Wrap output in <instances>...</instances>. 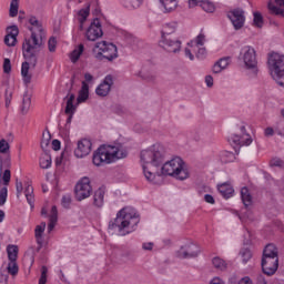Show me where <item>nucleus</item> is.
I'll return each mask as SVG.
<instances>
[{
  "label": "nucleus",
  "instance_id": "15",
  "mask_svg": "<svg viewBox=\"0 0 284 284\" xmlns=\"http://www.w3.org/2000/svg\"><path fill=\"white\" fill-rule=\"evenodd\" d=\"M262 270L266 276H273L278 270V257H262Z\"/></svg>",
  "mask_w": 284,
  "mask_h": 284
},
{
  "label": "nucleus",
  "instance_id": "49",
  "mask_svg": "<svg viewBox=\"0 0 284 284\" xmlns=\"http://www.w3.org/2000/svg\"><path fill=\"white\" fill-rule=\"evenodd\" d=\"M57 38L51 37L48 41V50L49 52H57Z\"/></svg>",
  "mask_w": 284,
  "mask_h": 284
},
{
  "label": "nucleus",
  "instance_id": "42",
  "mask_svg": "<svg viewBox=\"0 0 284 284\" xmlns=\"http://www.w3.org/2000/svg\"><path fill=\"white\" fill-rule=\"evenodd\" d=\"M240 255L244 265L252 260V251H250L248 248H242Z\"/></svg>",
  "mask_w": 284,
  "mask_h": 284
},
{
  "label": "nucleus",
  "instance_id": "9",
  "mask_svg": "<svg viewBox=\"0 0 284 284\" xmlns=\"http://www.w3.org/2000/svg\"><path fill=\"white\" fill-rule=\"evenodd\" d=\"M230 143L233 145H252V135L245 130V125L239 126V133H235L229 138Z\"/></svg>",
  "mask_w": 284,
  "mask_h": 284
},
{
  "label": "nucleus",
  "instance_id": "39",
  "mask_svg": "<svg viewBox=\"0 0 284 284\" xmlns=\"http://www.w3.org/2000/svg\"><path fill=\"white\" fill-rule=\"evenodd\" d=\"M88 17H90V7L81 9L78 12V18H79V22L81 23V27H83V23H85Z\"/></svg>",
  "mask_w": 284,
  "mask_h": 284
},
{
  "label": "nucleus",
  "instance_id": "5",
  "mask_svg": "<svg viewBox=\"0 0 284 284\" xmlns=\"http://www.w3.org/2000/svg\"><path fill=\"white\" fill-rule=\"evenodd\" d=\"M161 173L165 176H173L179 181L190 179L187 166H185V162L181 158H173L172 160L166 161L161 168Z\"/></svg>",
  "mask_w": 284,
  "mask_h": 284
},
{
  "label": "nucleus",
  "instance_id": "24",
  "mask_svg": "<svg viewBox=\"0 0 284 284\" xmlns=\"http://www.w3.org/2000/svg\"><path fill=\"white\" fill-rule=\"evenodd\" d=\"M22 81L24 84L30 85L32 82V74H30V63L23 62L21 67Z\"/></svg>",
  "mask_w": 284,
  "mask_h": 284
},
{
  "label": "nucleus",
  "instance_id": "32",
  "mask_svg": "<svg viewBox=\"0 0 284 284\" xmlns=\"http://www.w3.org/2000/svg\"><path fill=\"white\" fill-rule=\"evenodd\" d=\"M241 199L245 207L252 205V195L250 194V190L245 186L241 190Z\"/></svg>",
  "mask_w": 284,
  "mask_h": 284
},
{
  "label": "nucleus",
  "instance_id": "35",
  "mask_svg": "<svg viewBox=\"0 0 284 284\" xmlns=\"http://www.w3.org/2000/svg\"><path fill=\"white\" fill-rule=\"evenodd\" d=\"M83 50H85V47L83 44H79L70 54V59L72 63H77L79 59H81V55L83 54Z\"/></svg>",
  "mask_w": 284,
  "mask_h": 284
},
{
  "label": "nucleus",
  "instance_id": "4",
  "mask_svg": "<svg viewBox=\"0 0 284 284\" xmlns=\"http://www.w3.org/2000/svg\"><path fill=\"white\" fill-rule=\"evenodd\" d=\"M128 156V149L121 144L116 143L114 145H101L93 152L92 161L98 168L101 165H109L110 163H115L121 159Z\"/></svg>",
  "mask_w": 284,
  "mask_h": 284
},
{
  "label": "nucleus",
  "instance_id": "26",
  "mask_svg": "<svg viewBox=\"0 0 284 284\" xmlns=\"http://www.w3.org/2000/svg\"><path fill=\"white\" fill-rule=\"evenodd\" d=\"M13 93H14V83L7 82L6 91H4L6 108H10V103H12V94Z\"/></svg>",
  "mask_w": 284,
  "mask_h": 284
},
{
  "label": "nucleus",
  "instance_id": "23",
  "mask_svg": "<svg viewBox=\"0 0 284 284\" xmlns=\"http://www.w3.org/2000/svg\"><path fill=\"white\" fill-rule=\"evenodd\" d=\"M278 258V248L274 244H268L263 251L262 258Z\"/></svg>",
  "mask_w": 284,
  "mask_h": 284
},
{
  "label": "nucleus",
  "instance_id": "18",
  "mask_svg": "<svg viewBox=\"0 0 284 284\" xmlns=\"http://www.w3.org/2000/svg\"><path fill=\"white\" fill-rule=\"evenodd\" d=\"M217 190L224 199H232L234 196V187L227 182L219 184Z\"/></svg>",
  "mask_w": 284,
  "mask_h": 284
},
{
  "label": "nucleus",
  "instance_id": "33",
  "mask_svg": "<svg viewBox=\"0 0 284 284\" xmlns=\"http://www.w3.org/2000/svg\"><path fill=\"white\" fill-rule=\"evenodd\" d=\"M205 33L201 32L194 40H191L189 43L190 45L199 50V48L205 45Z\"/></svg>",
  "mask_w": 284,
  "mask_h": 284
},
{
  "label": "nucleus",
  "instance_id": "25",
  "mask_svg": "<svg viewBox=\"0 0 284 284\" xmlns=\"http://www.w3.org/2000/svg\"><path fill=\"white\" fill-rule=\"evenodd\" d=\"M179 28V22L171 21L165 23L162 28V37H170V34H174Z\"/></svg>",
  "mask_w": 284,
  "mask_h": 284
},
{
  "label": "nucleus",
  "instance_id": "53",
  "mask_svg": "<svg viewBox=\"0 0 284 284\" xmlns=\"http://www.w3.org/2000/svg\"><path fill=\"white\" fill-rule=\"evenodd\" d=\"M61 203H62V205H63L64 207H70V205L72 204V196H70V195H64V196L62 197Z\"/></svg>",
  "mask_w": 284,
  "mask_h": 284
},
{
  "label": "nucleus",
  "instance_id": "27",
  "mask_svg": "<svg viewBox=\"0 0 284 284\" xmlns=\"http://www.w3.org/2000/svg\"><path fill=\"white\" fill-rule=\"evenodd\" d=\"M58 221H59V211L57 210V206H52L49 215V225H48L49 232H52V230H54Z\"/></svg>",
  "mask_w": 284,
  "mask_h": 284
},
{
  "label": "nucleus",
  "instance_id": "30",
  "mask_svg": "<svg viewBox=\"0 0 284 284\" xmlns=\"http://www.w3.org/2000/svg\"><path fill=\"white\" fill-rule=\"evenodd\" d=\"M40 168L42 170H49L52 168V155L48 152H43L40 156Z\"/></svg>",
  "mask_w": 284,
  "mask_h": 284
},
{
  "label": "nucleus",
  "instance_id": "19",
  "mask_svg": "<svg viewBox=\"0 0 284 284\" xmlns=\"http://www.w3.org/2000/svg\"><path fill=\"white\" fill-rule=\"evenodd\" d=\"M232 63L231 57L221 58L214 65H213V72L214 74H220V72H223V70H226V68Z\"/></svg>",
  "mask_w": 284,
  "mask_h": 284
},
{
  "label": "nucleus",
  "instance_id": "17",
  "mask_svg": "<svg viewBox=\"0 0 284 284\" xmlns=\"http://www.w3.org/2000/svg\"><path fill=\"white\" fill-rule=\"evenodd\" d=\"M17 37H19V28L17 26L7 28V36L4 37L6 45H9V48L17 45Z\"/></svg>",
  "mask_w": 284,
  "mask_h": 284
},
{
  "label": "nucleus",
  "instance_id": "8",
  "mask_svg": "<svg viewBox=\"0 0 284 284\" xmlns=\"http://www.w3.org/2000/svg\"><path fill=\"white\" fill-rule=\"evenodd\" d=\"M74 192L77 201H85V199H90V194H92V185L90 184V178H82L77 183Z\"/></svg>",
  "mask_w": 284,
  "mask_h": 284
},
{
  "label": "nucleus",
  "instance_id": "14",
  "mask_svg": "<svg viewBox=\"0 0 284 284\" xmlns=\"http://www.w3.org/2000/svg\"><path fill=\"white\" fill-rule=\"evenodd\" d=\"M90 152H92V141L89 139L79 140L74 149V156H77V159H85Z\"/></svg>",
  "mask_w": 284,
  "mask_h": 284
},
{
  "label": "nucleus",
  "instance_id": "61",
  "mask_svg": "<svg viewBox=\"0 0 284 284\" xmlns=\"http://www.w3.org/2000/svg\"><path fill=\"white\" fill-rule=\"evenodd\" d=\"M265 136H274V129L272 126H268L264 130Z\"/></svg>",
  "mask_w": 284,
  "mask_h": 284
},
{
  "label": "nucleus",
  "instance_id": "31",
  "mask_svg": "<svg viewBox=\"0 0 284 284\" xmlns=\"http://www.w3.org/2000/svg\"><path fill=\"white\" fill-rule=\"evenodd\" d=\"M24 196L30 205V207H34V189L32 185L27 184L24 190Z\"/></svg>",
  "mask_w": 284,
  "mask_h": 284
},
{
  "label": "nucleus",
  "instance_id": "37",
  "mask_svg": "<svg viewBox=\"0 0 284 284\" xmlns=\"http://www.w3.org/2000/svg\"><path fill=\"white\" fill-rule=\"evenodd\" d=\"M31 105H32V98L30 97V94L24 93L22 99V106H21L22 114H28V111L30 110Z\"/></svg>",
  "mask_w": 284,
  "mask_h": 284
},
{
  "label": "nucleus",
  "instance_id": "43",
  "mask_svg": "<svg viewBox=\"0 0 284 284\" xmlns=\"http://www.w3.org/2000/svg\"><path fill=\"white\" fill-rule=\"evenodd\" d=\"M19 14V0H12L10 3L9 16L14 18Z\"/></svg>",
  "mask_w": 284,
  "mask_h": 284
},
{
  "label": "nucleus",
  "instance_id": "44",
  "mask_svg": "<svg viewBox=\"0 0 284 284\" xmlns=\"http://www.w3.org/2000/svg\"><path fill=\"white\" fill-rule=\"evenodd\" d=\"M184 54L190 59V61H194V54H196V48L190 44L189 42L187 48H185L184 50Z\"/></svg>",
  "mask_w": 284,
  "mask_h": 284
},
{
  "label": "nucleus",
  "instance_id": "10",
  "mask_svg": "<svg viewBox=\"0 0 284 284\" xmlns=\"http://www.w3.org/2000/svg\"><path fill=\"white\" fill-rule=\"evenodd\" d=\"M103 37V28L101 27V20L94 19L85 31V39L88 41H98Z\"/></svg>",
  "mask_w": 284,
  "mask_h": 284
},
{
  "label": "nucleus",
  "instance_id": "40",
  "mask_svg": "<svg viewBox=\"0 0 284 284\" xmlns=\"http://www.w3.org/2000/svg\"><path fill=\"white\" fill-rule=\"evenodd\" d=\"M212 264L216 270H220L221 272L227 268V263H225L221 257H214Z\"/></svg>",
  "mask_w": 284,
  "mask_h": 284
},
{
  "label": "nucleus",
  "instance_id": "28",
  "mask_svg": "<svg viewBox=\"0 0 284 284\" xmlns=\"http://www.w3.org/2000/svg\"><path fill=\"white\" fill-rule=\"evenodd\" d=\"M72 115H68L63 126H60V136L63 139H70V130L72 128Z\"/></svg>",
  "mask_w": 284,
  "mask_h": 284
},
{
  "label": "nucleus",
  "instance_id": "52",
  "mask_svg": "<svg viewBox=\"0 0 284 284\" xmlns=\"http://www.w3.org/2000/svg\"><path fill=\"white\" fill-rule=\"evenodd\" d=\"M205 54H207V50L204 47H199L195 51L197 59H204Z\"/></svg>",
  "mask_w": 284,
  "mask_h": 284
},
{
  "label": "nucleus",
  "instance_id": "58",
  "mask_svg": "<svg viewBox=\"0 0 284 284\" xmlns=\"http://www.w3.org/2000/svg\"><path fill=\"white\" fill-rule=\"evenodd\" d=\"M51 145H52V150H54L55 152L61 150V141L59 140H53Z\"/></svg>",
  "mask_w": 284,
  "mask_h": 284
},
{
  "label": "nucleus",
  "instance_id": "54",
  "mask_svg": "<svg viewBox=\"0 0 284 284\" xmlns=\"http://www.w3.org/2000/svg\"><path fill=\"white\" fill-rule=\"evenodd\" d=\"M282 165H283V160L278 158H274L273 160H271L272 168H282Z\"/></svg>",
  "mask_w": 284,
  "mask_h": 284
},
{
  "label": "nucleus",
  "instance_id": "47",
  "mask_svg": "<svg viewBox=\"0 0 284 284\" xmlns=\"http://www.w3.org/2000/svg\"><path fill=\"white\" fill-rule=\"evenodd\" d=\"M253 17V23L255 28H263V16L261 14V12H254Z\"/></svg>",
  "mask_w": 284,
  "mask_h": 284
},
{
  "label": "nucleus",
  "instance_id": "12",
  "mask_svg": "<svg viewBox=\"0 0 284 284\" xmlns=\"http://www.w3.org/2000/svg\"><path fill=\"white\" fill-rule=\"evenodd\" d=\"M227 17L234 30H241L245 26V11L243 9H233L229 11Z\"/></svg>",
  "mask_w": 284,
  "mask_h": 284
},
{
  "label": "nucleus",
  "instance_id": "2",
  "mask_svg": "<svg viewBox=\"0 0 284 284\" xmlns=\"http://www.w3.org/2000/svg\"><path fill=\"white\" fill-rule=\"evenodd\" d=\"M163 161H165V152L161 144H153L149 149L141 151L140 163L143 169V174L149 183H156V180L161 178V175H156V173L150 171V165L159 168V165H162Z\"/></svg>",
  "mask_w": 284,
  "mask_h": 284
},
{
  "label": "nucleus",
  "instance_id": "63",
  "mask_svg": "<svg viewBox=\"0 0 284 284\" xmlns=\"http://www.w3.org/2000/svg\"><path fill=\"white\" fill-rule=\"evenodd\" d=\"M239 284H252V280H251L248 276H246V277H243V278L239 282Z\"/></svg>",
  "mask_w": 284,
  "mask_h": 284
},
{
  "label": "nucleus",
  "instance_id": "62",
  "mask_svg": "<svg viewBox=\"0 0 284 284\" xmlns=\"http://www.w3.org/2000/svg\"><path fill=\"white\" fill-rule=\"evenodd\" d=\"M197 6H201V1H199V0H189V8H196Z\"/></svg>",
  "mask_w": 284,
  "mask_h": 284
},
{
  "label": "nucleus",
  "instance_id": "13",
  "mask_svg": "<svg viewBox=\"0 0 284 284\" xmlns=\"http://www.w3.org/2000/svg\"><path fill=\"white\" fill-rule=\"evenodd\" d=\"M201 252V250L199 248V246L196 244H185L183 246L180 247V250L176 251V256L178 258H194L196 256H199V253Z\"/></svg>",
  "mask_w": 284,
  "mask_h": 284
},
{
  "label": "nucleus",
  "instance_id": "29",
  "mask_svg": "<svg viewBox=\"0 0 284 284\" xmlns=\"http://www.w3.org/2000/svg\"><path fill=\"white\" fill-rule=\"evenodd\" d=\"M104 199H105V191H103V189L97 190L93 195V205L95 207H101L104 203Z\"/></svg>",
  "mask_w": 284,
  "mask_h": 284
},
{
  "label": "nucleus",
  "instance_id": "20",
  "mask_svg": "<svg viewBox=\"0 0 284 284\" xmlns=\"http://www.w3.org/2000/svg\"><path fill=\"white\" fill-rule=\"evenodd\" d=\"M74 99H75L74 93H69L67 95V106H65L64 112H65V114H68L71 118H73L74 112H77V105H74Z\"/></svg>",
  "mask_w": 284,
  "mask_h": 284
},
{
  "label": "nucleus",
  "instance_id": "38",
  "mask_svg": "<svg viewBox=\"0 0 284 284\" xmlns=\"http://www.w3.org/2000/svg\"><path fill=\"white\" fill-rule=\"evenodd\" d=\"M7 252L9 261H17V256H19V247L17 245H9Z\"/></svg>",
  "mask_w": 284,
  "mask_h": 284
},
{
  "label": "nucleus",
  "instance_id": "21",
  "mask_svg": "<svg viewBox=\"0 0 284 284\" xmlns=\"http://www.w3.org/2000/svg\"><path fill=\"white\" fill-rule=\"evenodd\" d=\"M44 232H45V222H42L40 225L36 226L34 236H36V241L39 245V250H41V247L43 245V233Z\"/></svg>",
  "mask_w": 284,
  "mask_h": 284
},
{
  "label": "nucleus",
  "instance_id": "22",
  "mask_svg": "<svg viewBox=\"0 0 284 284\" xmlns=\"http://www.w3.org/2000/svg\"><path fill=\"white\" fill-rule=\"evenodd\" d=\"M89 97H90V87L85 83V81H83L81 90L79 91L77 102L85 103V101H88Z\"/></svg>",
  "mask_w": 284,
  "mask_h": 284
},
{
  "label": "nucleus",
  "instance_id": "57",
  "mask_svg": "<svg viewBox=\"0 0 284 284\" xmlns=\"http://www.w3.org/2000/svg\"><path fill=\"white\" fill-rule=\"evenodd\" d=\"M16 190H17V196L19 199V196H21V194H23V183L17 181L16 182Z\"/></svg>",
  "mask_w": 284,
  "mask_h": 284
},
{
  "label": "nucleus",
  "instance_id": "3",
  "mask_svg": "<svg viewBox=\"0 0 284 284\" xmlns=\"http://www.w3.org/2000/svg\"><path fill=\"white\" fill-rule=\"evenodd\" d=\"M29 30L31 32L30 39H26L22 44V52L26 59H33V65L37 63L36 50H39L43 45V39H45V30L43 24L39 22L36 17L29 18Z\"/></svg>",
  "mask_w": 284,
  "mask_h": 284
},
{
  "label": "nucleus",
  "instance_id": "6",
  "mask_svg": "<svg viewBox=\"0 0 284 284\" xmlns=\"http://www.w3.org/2000/svg\"><path fill=\"white\" fill-rule=\"evenodd\" d=\"M92 52L97 61H108L109 63H112V61L119 59V49L116 45L105 40L97 42Z\"/></svg>",
  "mask_w": 284,
  "mask_h": 284
},
{
  "label": "nucleus",
  "instance_id": "46",
  "mask_svg": "<svg viewBox=\"0 0 284 284\" xmlns=\"http://www.w3.org/2000/svg\"><path fill=\"white\" fill-rule=\"evenodd\" d=\"M268 10L272 12V14H276L277 17H284V10L280 7H276L274 3H268Z\"/></svg>",
  "mask_w": 284,
  "mask_h": 284
},
{
  "label": "nucleus",
  "instance_id": "50",
  "mask_svg": "<svg viewBox=\"0 0 284 284\" xmlns=\"http://www.w3.org/2000/svg\"><path fill=\"white\" fill-rule=\"evenodd\" d=\"M6 201H8V187H2L0 190V205H6Z\"/></svg>",
  "mask_w": 284,
  "mask_h": 284
},
{
  "label": "nucleus",
  "instance_id": "56",
  "mask_svg": "<svg viewBox=\"0 0 284 284\" xmlns=\"http://www.w3.org/2000/svg\"><path fill=\"white\" fill-rule=\"evenodd\" d=\"M10 178H11L10 170H6L2 174V181L6 185L10 183Z\"/></svg>",
  "mask_w": 284,
  "mask_h": 284
},
{
  "label": "nucleus",
  "instance_id": "1",
  "mask_svg": "<svg viewBox=\"0 0 284 284\" xmlns=\"http://www.w3.org/2000/svg\"><path fill=\"white\" fill-rule=\"evenodd\" d=\"M141 219L139 213L132 206L121 209L114 220L109 222V232L111 234H118V236H128L132 232H136Z\"/></svg>",
  "mask_w": 284,
  "mask_h": 284
},
{
  "label": "nucleus",
  "instance_id": "41",
  "mask_svg": "<svg viewBox=\"0 0 284 284\" xmlns=\"http://www.w3.org/2000/svg\"><path fill=\"white\" fill-rule=\"evenodd\" d=\"M200 8L204 10V12H214L216 10V7L211 1L204 0L200 2Z\"/></svg>",
  "mask_w": 284,
  "mask_h": 284
},
{
  "label": "nucleus",
  "instance_id": "16",
  "mask_svg": "<svg viewBox=\"0 0 284 284\" xmlns=\"http://www.w3.org/2000/svg\"><path fill=\"white\" fill-rule=\"evenodd\" d=\"M112 85H114V77L109 74L103 79L102 83L98 85L95 93L98 97H108L110 90H112Z\"/></svg>",
  "mask_w": 284,
  "mask_h": 284
},
{
  "label": "nucleus",
  "instance_id": "34",
  "mask_svg": "<svg viewBox=\"0 0 284 284\" xmlns=\"http://www.w3.org/2000/svg\"><path fill=\"white\" fill-rule=\"evenodd\" d=\"M121 3L128 10H136V8H141L143 0H121Z\"/></svg>",
  "mask_w": 284,
  "mask_h": 284
},
{
  "label": "nucleus",
  "instance_id": "36",
  "mask_svg": "<svg viewBox=\"0 0 284 284\" xmlns=\"http://www.w3.org/2000/svg\"><path fill=\"white\" fill-rule=\"evenodd\" d=\"M160 3L163 6L165 12H172L179 6L176 0H160Z\"/></svg>",
  "mask_w": 284,
  "mask_h": 284
},
{
  "label": "nucleus",
  "instance_id": "51",
  "mask_svg": "<svg viewBox=\"0 0 284 284\" xmlns=\"http://www.w3.org/2000/svg\"><path fill=\"white\" fill-rule=\"evenodd\" d=\"M3 72L6 74H10L12 72V63L10 62V59L6 58L3 61Z\"/></svg>",
  "mask_w": 284,
  "mask_h": 284
},
{
  "label": "nucleus",
  "instance_id": "55",
  "mask_svg": "<svg viewBox=\"0 0 284 284\" xmlns=\"http://www.w3.org/2000/svg\"><path fill=\"white\" fill-rule=\"evenodd\" d=\"M48 145H50V135H48L45 139V134H43V139L41 141L42 150H48Z\"/></svg>",
  "mask_w": 284,
  "mask_h": 284
},
{
  "label": "nucleus",
  "instance_id": "45",
  "mask_svg": "<svg viewBox=\"0 0 284 284\" xmlns=\"http://www.w3.org/2000/svg\"><path fill=\"white\" fill-rule=\"evenodd\" d=\"M8 273L11 274V276H17L19 274V266L17 265V261H11L8 264Z\"/></svg>",
  "mask_w": 284,
  "mask_h": 284
},
{
  "label": "nucleus",
  "instance_id": "64",
  "mask_svg": "<svg viewBox=\"0 0 284 284\" xmlns=\"http://www.w3.org/2000/svg\"><path fill=\"white\" fill-rule=\"evenodd\" d=\"M210 284H225V282L220 277H214Z\"/></svg>",
  "mask_w": 284,
  "mask_h": 284
},
{
  "label": "nucleus",
  "instance_id": "48",
  "mask_svg": "<svg viewBox=\"0 0 284 284\" xmlns=\"http://www.w3.org/2000/svg\"><path fill=\"white\" fill-rule=\"evenodd\" d=\"M10 152V143L6 140H0V153L8 154Z\"/></svg>",
  "mask_w": 284,
  "mask_h": 284
},
{
  "label": "nucleus",
  "instance_id": "59",
  "mask_svg": "<svg viewBox=\"0 0 284 284\" xmlns=\"http://www.w3.org/2000/svg\"><path fill=\"white\" fill-rule=\"evenodd\" d=\"M205 83L209 88H212L214 85V78H212V75H206Z\"/></svg>",
  "mask_w": 284,
  "mask_h": 284
},
{
  "label": "nucleus",
  "instance_id": "60",
  "mask_svg": "<svg viewBox=\"0 0 284 284\" xmlns=\"http://www.w3.org/2000/svg\"><path fill=\"white\" fill-rule=\"evenodd\" d=\"M204 201L206 203H210L211 205H214L215 201H214V196H212L211 194H205L204 195Z\"/></svg>",
  "mask_w": 284,
  "mask_h": 284
},
{
  "label": "nucleus",
  "instance_id": "7",
  "mask_svg": "<svg viewBox=\"0 0 284 284\" xmlns=\"http://www.w3.org/2000/svg\"><path fill=\"white\" fill-rule=\"evenodd\" d=\"M240 61H243L246 70L256 72L258 68V60H256V50L251 45H245L241 49Z\"/></svg>",
  "mask_w": 284,
  "mask_h": 284
},
{
  "label": "nucleus",
  "instance_id": "11",
  "mask_svg": "<svg viewBox=\"0 0 284 284\" xmlns=\"http://www.w3.org/2000/svg\"><path fill=\"white\" fill-rule=\"evenodd\" d=\"M160 48H163L165 52H170L176 54V52H181V42L179 39H172L171 37L162 36L160 42Z\"/></svg>",
  "mask_w": 284,
  "mask_h": 284
}]
</instances>
